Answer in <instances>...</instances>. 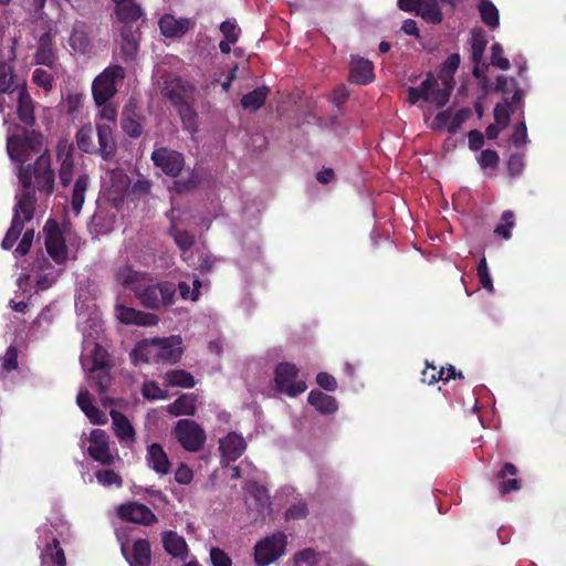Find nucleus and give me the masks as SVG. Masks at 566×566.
Segmentation results:
<instances>
[{
    "label": "nucleus",
    "instance_id": "nucleus-34",
    "mask_svg": "<svg viewBox=\"0 0 566 566\" xmlns=\"http://www.w3.org/2000/svg\"><path fill=\"white\" fill-rule=\"evenodd\" d=\"M151 559L150 545L146 539H137L133 545L132 555L127 557L130 566H148Z\"/></svg>",
    "mask_w": 566,
    "mask_h": 566
},
{
    "label": "nucleus",
    "instance_id": "nucleus-19",
    "mask_svg": "<svg viewBox=\"0 0 566 566\" xmlns=\"http://www.w3.org/2000/svg\"><path fill=\"white\" fill-rule=\"evenodd\" d=\"M116 316L124 324L154 326L158 323V317L155 314L137 311L125 305L116 306Z\"/></svg>",
    "mask_w": 566,
    "mask_h": 566
},
{
    "label": "nucleus",
    "instance_id": "nucleus-11",
    "mask_svg": "<svg viewBox=\"0 0 566 566\" xmlns=\"http://www.w3.org/2000/svg\"><path fill=\"white\" fill-rule=\"evenodd\" d=\"M113 276L117 286L134 292L135 296L149 281V274L147 272L138 271L129 264L118 265Z\"/></svg>",
    "mask_w": 566,
    "mask_h": 566
},
{
    "label": "nucleus",
    "instance_id": "nucleus-26",
    "mask_svg": "<svg viewBox=\"0 0 566 566\" xmlns=\"http://www.w3.org/2000/svg\"><path fill=\"white\" fill-rule=\"evenodd\" d=\"M350 81L357 84H366L374 78L373 63L364 57L352 56Z\"/></svg>",
    "mask_w": 566,
    "mask_h": 566
},
{
    "label": "nucleus",
    "instance_id": "nucleus-61",
    "mask_svg": "<svg viewBox=\"0 0 566 566\" xmlns=\"http://www.w3.org/2000/svg\"><path fill=\"white\" fill-rule=\"evenodd\" d=\"M210 559L213 566H232L231 558L218 547L210 549Z\"/></svg>",
    "mask_w": 566,
    "mask_h": 566
},
{
    "label": "nucleus",
    "instance_id": "nucleus-57",
    "mask_svg": "<svg viewBox=\"0 0 566 566\" xmlns=\"http://www.w3.org/2000/svg\"><path fill=\"white\" fill-rule=\"evenodd\" d=\"M478 276H479V280H480V283L481 285L492 292L493 291V282H492V279H491V275L489 273V269H488V264H486V260L485 258H483L480 263H479V266H478Z\"/></svg>",
    "mask_w": 566,
    "mask_h": 566
},
{
    "label": "nucleus",
    "instance_id": "nucleus-24",
    "mask_svg": "<svg viewBox=\"0 0 566 566\" xmlns=\"http://www.w3.org/2000/svg\"><path fill=\"white\" fill-rule=\"evenodd\" d=\"M90 182L91 179L87 174L81 171L76 175L71 192V209L75 217H77L82 210Z\"/></svg>",
    "mask_w": 566,
    "mask_h": 566
},
{
    "label": "nucleus",
    "instance_id": "nucleus-39",
    "mask_svg": "<svg viewBox=\"0 0 566 566\" xmlns=\"http://www.w3.org/2000/svg\"><path fill=\"white\" fill-rule=\"evenodd\" d=\"M269 93L268 87H259L254 91L243 95L241 99V105L244 109L256 111L259 109L265 102Z\"/></svg>",
    "mask_w": 566,
    "mask_h": 566
},
{
    "label": "nucleus",
    "instance_id": "nucleus-25",
    "mask_svg": "<svg viewBox=\"0 0 566 566\" xmlns=\"http://www.w3.org/2000/svg\"><path fill=\"white\" fill-rule=\"evenodd\" d=\"M88 34V27L84 22H75L69 40L71 48L80 54L90 53L92 43Z\"/></svg>",
    "mask_w": 566,
    "mask_h": 566
},
{
    "label": "nucleus",
    "instance_id": "nucleus-60",
    "mask_svg": "<svg viewBox=\"0 0 566 566\" xmlns=\"http://www.w3.org/2000/svg\"><path fill=\"white\" fill-rule=\"evenodd\" d=\"M32 80L36 85L42 86L44 90H50L52 87L53 76L45 70H34Z\"/></svg>",
    "mask_w": 566,
    "mask_h": 566
},
{
    "label": "nucleus",
    "instance_id": "nucleus-16",
    "mask_svg": "<svg viewBox=\"0 0 566 566\" xmlns=\"http://www.w3.org/2000/svg\"><path fill=\"white\" fill-rule=\"evenodd\" d=\"M118 515L123 520L145 525L156 521L155 514L146 505L137 502L120 505Z\"/></svg>",
    "mask_w": 566,
    "mask_h": 566
},
{
    "label": "nucleus",
    "instance_id": "nucleus-23",
    "mask_svg": "<svg viewBox=\"0 0 566 566\" xmlns=\"http://www.w3.org/2000/svg\"><path fill=\"white\" fill-rule=\"evenodd\" d=\"M436 85L437 80L433 78L432 76H428L423 81L422 99H424L428 103H433L439 107H442L448 103L453 86H443V88L436 90Z\"/></svg>",
    "mask_w": 566,
    "mask_h": 566
},
{
    "label": "nucleus",
    "instance_id": "nucleus-2",
    "mask_svg": "<svg viewBox=\"0 0 566 566\" xmlns=\"http://www.w3.org/2000/svg\"><path fill=\"white\" fill-rule=\"evenodd\" d=\"M83 334L82 367L87 371H96L107 367V352L97 342L102 332V321L97 314H91L77 323Z\"/></svg>",
    "mask_w": 566,
    "mask_h": 566
},
{
    "label": "nucleus",
    "instance_id": "nucleus-29",
    "mask_svg": "<svg viewBox=\"0 0 566 566\" xmlns=\"http://www.w3.org/2000/svg\"><path fill=\"white\" fill-rule=\"evenodd\" d=\"M163 543L166 552L175 558L185 560L189 554L185 538L176 532L169 531L163 534Z\"/></svg>",
    "mask_w": 566,
    "mask_h": 566
},
{
    "label": "nucleus",
    "instance_id": "nucleus-51",
    "mask_svg": "<svg viewBox=\"0 0 566 566\" xmlns=\"http://www.w3.org/2000/svg\"><path fill=\"white\" fill-rule=\"evenodd\" d=\"M88 373L91 374L90 379L95 384L98 391L103 394L111 385V376L106 368Z\"/></svg>",
    "mask_w": 566,
    "mask_h": 566
},
{
    "label": "nucleus",
    "instance_id": "nucleus-44",
    "mask_svg": "<svg viewBox=\"0 0 566 566\" xmlns=\"http://www.w3.org/2000/svg\"><path fill=\"white\" fill-rule=\"evenodd\" d=\"M13 76L9 65L0 62V92L7 93L11 101H15L17 88H12Z\"/></svg>",
    "mask_w": 566,
    "mask_h": 566
},
{
    "label": "nucleus",
    "instance_id": "nucleus-33",
    "mask_svg": "<svg viewBox=\"0 0 566 566\" xmlns=\"http://www.w3.org/2000/svg\"><path fill=\"white\" fill-rule=\"evenodd\" d=\"M41 545L44 546L41 553L43 563H52L57 566L65 565L64 552L55 537L52 538V543L46 542V538L43 541L40 538L39 547H41Z\"/></svg>",
    "mask_w": 566,
    "mask_h": 566
},
{
    "label": "nucleus",
    "instance_id": "nucleus-20",
    "mask_svg": "<svg viewBox=\"0 0 566 566\" xmlns=\"http://www.w3.org/2000/svg\"><path fill=\"white\" fill-rule=\"evenodd\" d=\"M114 128L115 127L109 124H96L98 137V148H96V153H98L104 160L113 159L116 154V143L113 136Z\"/></svg>",
    "mask_w": 566,
    "mask_h": 566
},
{
    "label": "nucleus",
    "instance_id": "nucleus-48",
    "mask_svg": "<svg viewBox=\"0 0 566 566\" xmlns=\"http://www.w3.org/2000/svg\"><path fill=\"white\" fill-rule=\"evenodd\" d=\"M97 482L106 488L109 486H116L122 488L123 480L119 474H117L115 471L105 469V470H98L95 473Z\"/></svg>",
    "mask_w": 566,
    "mask_h": 566
},
{
    "label": "nucleus",
    "instance_id": "nucleus-64",
    "mask_svg": "<svg viewBox=\"0 0 566 566\" xmlns=\"http://www.w3.org/2000/svg\"><path fill=\"white\" fill-rule=\"evenodd\" d=\"M316 563V553L311 549H304L295 556L296 566H313Z\"/></svg>",
    "mask_w": 566,
    "mask_h": 566
},
{
    "label": "nucleus",
    "instance_id": "nucleus-58",
    "mask_svg": "<svg viewBox=\"0 0 566 566\" xmlns=\"http://www.w3.org/2000/svg\"><path fill=\"white\" fill-rule=\"evenodd\" d=\"M495 124L500 128H505L510 122V106L505 104H497L494 108Z\"/></svg>",
    "mask_w": 566,
    "mask_h": 566
},
{
    "label": "nucleus",
    "instance_id": "nucleus-12",
    "mask_svg": "<svg viewBox=\"0 0 566 566\" xmlns=\"http://www.w3.org/2000/svg\"><path fill=\"white\" fill-rule=\"evenodd\" d=\"M44 232L48 253L57 264L64 263L70 258V253L59 226L54 221H48Z\"/></svg>",
    "mask_w": 566,
    "mask_h": 566
},
{
    "label": "nucleus",
    "instance_id": "nucleus-36",
    "mask_svg": "<svg viewBox=\"0 0 566 566\" xmlns=\"http://www.w3.org/2000/svg\"><path fill=\"white\" fill-rule=\"evenodd\" d=\"M168 412L172 416L188 415L191 416L196 412L197 401L192 394H184L176 399L168 407Z\"/></svg>",
    "mask_w": 566,
    "mask_h": 566
},
{
    "label": "nucleus",
    "instance_id": "nucleus-49",
    "mask_svg": "<svg viewBox=\"0 0 566 566\" xmlns=\"http://www.w3.org/2000/svg\"><path fill=\"white\" fill-rule=\"evenodd\" d=\"M74 174V164L71 154L67 151L62 159L60 167V182L63 187L71 185Z\"/></svg>",
    "mask_w": 566,
    "mask_h": 566
},
{
    "label": "nucleus",
    "instance_id": "nucleus-37",
    "mask_svg": "<svg viewBox=\"0 0 566 566\" xmlns=\"http://www.w3.org/2000/svg\"><path fill=\"white\" fill-rule=\"evenodd\" d=\"M422 380L424 382H428L429 385L434 384L438 380H450L451 378H462V374L455 373V369L453 367H450L447 371L441 368L440 370H437L434 366L427 365L426 369L422 373Z\"/></svg>",
    "mask_w": 566,
    "mask_h": 566
},
{
    "label": "nucleus",
    "instance_id": "nucleus-46",
    "mask_svg": "<svg viewBox=\"0 0 566 566\" xmlns=\"http://www.w3.org/2000/svg\"><path fill=\"white\" fill-rule=\"evenodd\" d=\"M200 181L199 172L196 170H190L187 172L185 177L179 180H176L171 187L174 191L177 193L188 192L195 189Z\"/></svg>",
    "mask_w": 566,
    "mask_h": 566
},
{
    "label": "nucleus",
    "instance_id": "nucleus-55",
    "mask_svg": "<svg viewBox=\"0 0 566 566\" xmlns=\"http://www.w3.org/2000/svg\"><path fill=\"white\" fill-rule=\"evenodd\" d=\"M96 105L99 107L98 117L105 119L106 124L116 127L117 111L115 106L108 102Z\"/></svg>",
    "mask_w": 566,
    "mask_h": 566
},
{
    "label": "nucleus",
    "instance_id": "nucleus-52",
    "mask_svg": "<svg viewBox=\"0 0 566 566\" xmlns=\"http://www.w3.org/2000/svg\"><path fill=\"white\" fill-rule=\"evenodd\" d=\"M502 223L495 228V233L502 235L505 240L511 238V229L514 227V214L506 210L502 214Z\"/></svg>",
    "mask_w": 566,
    "mask_h": 566
},
{
    "label": "nucleus",
    "instance_id": "nucleus-50",
    "mask_svg": "<svg viewBox=\"0 0 566 566\" xmlns=\"http://www.w3.org/2000/svg\"><path fill=\"white\" fill-rule=\"evenodd\" d=\"M202 286V282L198 279L192 281V287H190L186 282H179L178 289L181 297L184 300L197 301L199 298L200 292L199 289Z\"/></svg>",
    "mask_w": 566,
    "mask_h": 566
},
{
    "label": "nucleus",
    "instance_id": "nucleus-4",
    "mask_svg": "<svg viewBox=\"0 0 566 566\" xmlns=\"http://www.w3.org/2000/svg\"><path fill=\"white\" fill-rule=\"evenodd\" d=\"M43 136L38 132H24L23 135L9 134L7 151L12 161L25 163L32 154L42 151Z\"/></svg>",
    "mask_w": 566,
    "mask_h": 566
},
{
    "label": "nucleus",
    "instance_id": "nucleus-9",
    "mask_svg": "<svg viewBox=\"0 0 566 566\" xmlns=\"http://www.w3.org/2000/svg\"><path fill=\"white\" fill-rule=\"evenodd\" d=\"M440 3H450L452 0H398L397 4L405 12H413L426 22L438 24L442 21Z\"/></svg>",
    "mask_w": 566,
    "mask_h": 566
},
{
    "label": "nucleus",
    "instance_id": "nucleus-54",
    "mask_svg": "<svg viewBox=\"0 0 566 566\" xmlns=\"http://www.w3.org/2000/svg\"><path fill=\"white\" fill-rule=\"evenodd\" d=\"M491 62L494 66L499 67L500 70H509L510 69V61L504 57L503 54V48L500 43H494L491 48Z\"/></svg>",
    "mask_w": 566,
    "mask_h": 566
},
{
    "label": "nucleus",
    "instance_id": "nucleus-17",
    "mask_svg": "<svg viewBox=\"0 0 566 566\" xmlns=\"http://www.w3.org/2000/svg\"><path fill=\"white\" fill-rule=\"evenodd\" d=\"M115 4L116 20L123 28H132L143 17V10L135 0H112Z\"/></svg>",
    "mask_w": 566,
    "mask_h": 566
},
{
    "label": "nucleus",
    "instance_id": "nucleus-43",
    "mask_svg": "<svg viewBox=\"0 0 566 566\" xmlns=\"http://www.w3.org/2000/svg\"><path fill=\"white\" fill-rule=\"evenodd\" d=\"M482 21L491 27L496 28L499 25V11L496 7L489 0H481L478 7Z\"/></svg>",
    "mask_w": 566,
    "mask_h": 566
},
{
    "label": "nucleus",
    "instance_id": "nucleus-45",
    "mask_svg": "<svg viewBox=\"0 0 566 566\" xmlns=\"http://www.w3.org/2000/svg\"><path fill=\"white\" fill-rule=\"evenodd\" d=\"M122 51L126 60H130L135 56L138 50V42L130 28H122Z\"/></svg>",
    "mask_w": 566,
    "mask_h": 566
},
{
    "label": "nucleus",
    "instance_id": "nucleus-31",
    "mask_svg": "<svg viewBox=\"0 0 566 566\" xmlns=\"http://www.w3.org/2000/svg\"><path fill=\"white\" fill-rule=\"evenodd\" d=\"M17 111L19 118L25 125L34 124L33 103L24 87H17L15 93Z\"/></svg>",
    "mask_w": 566,
    "mask_h": 566
},
{
    "label": "nucleus",
    "instance_id": "nucleus-6",
    "mask_svg": "<svg viewBox=\"0 0 566 566\" xmlns=\"http://www.w3.org/2000/svg\"><path fill=\"white\" fill-rule=\"evenodd\" d=\"M176 287L170 282L151 284L150 280L137 292L136 297L149 308H160L174 303Z\"/></svg>",
    "mask_w": 566,
    "mask_h": 566
},
{
    "label": "nucleus",
    "instance_id": "nucleus-10",
    "mask_svg": "<svg viewBox=\"0 0 566 566\" xmlns=\"http://www.w3.org/2000/svg\"><path fill=\"white\" fill-rule=\"evenodd\" d=\"M276 388L291 397L306 390V384L298 378V369L290 363H281L275 368L274 377Z\"/></svg>",
    "mask_w": 566,
    "mask_h": 566
},
{
    "label": "nucleus",
    "instance_id": "nucleus-7",
    "mask_svg": "<svg viewBox=\"0 0 566 566\" xmlns=\"http://www.w3.org/2000/svg\"><path fill=\"white\" fill-rule=\"evenodd\" d=\"M172 434L181 447L189 452L199 451L206 443V432L200 424L191 419L177 421Z\"/></svg>",
    "mask_w": 566,
    "mask_h": 566
},
{
    "label": "nucleus",
    "instance_id": "nucleus-3",
    "mask_svg": "<svg viewBox=\"0 0 566 566\" xmlns=\"http://www.w3.org/2000/svg\"><path fill=\"white\" fill-rule=\"evenodd\" d=\"M181 338L170 336L167 338L145 339L136 345L130 353L134 364L149 361L175 363L181 356Z\"/></svg>",
    "mask_w": 566,
    "mask_h": 566
},
{
    "label": "nucleus",
    "instance_id": "nucleus-32",
    "mask_svg": "<svg viewBox=\"0 0 566 566\" xmlns=\"http://www.w3.org/2000/svg\"><path fill=\"white\" fill-rule=\"evenodd\" d=\"M147 461L149 467L159 474H167L170 469V463L163 447L158 443H153L147 450Z\"/></svg>",
    "mask_w": 566,
    "mask_h": 566
},
{
    "label": "nucleus",
    "instance_id": "nucleus-28",
    "mask_svg": "<svg viewBox=\"0 0 566 566\" xmlns=\"http://www.w3.org/2000/svg\"><path fill=\"white\" fill-rule=\"evenodd\" d=\"M111 417L113 421V428L119 442L126 446H130L135 441V430L129 420L120 412L112 410Z\"/></svg>",
    "mask_w": 566,
    "mask_h": 566
},
{
    "label": "nucleus",
    "instance_id": "nucleus-14",
    "mask_svg": "<svg viewBox=\"0 0 566 566\" xmlns=\"http://www.w3.org/2000/svg\"><path fill=\"white\" fill-rule=\"evenodd\" d=\"M154 165L163 170L167 176L177 177L184 168V156L169 148H158L151 154Z\"/></svg>",
    "mask_w": 566,
    "mask_h": 566
},
{
    "label": "nucleus",
    "instance_id": "nucleus-27",
    "mask_svg": "<svg viewBox=\"0 0 566 566\" xmlns=\"http://www.w3.org/2000/svg\"><path fill=\"white\" fill-rule=\"evenodd\" d=\"M191 22L189 19H176L174 15L165 14L159 20V28L161 33L167 38H180L190 28Z\"/></svg>",
    "mask_w": 566,
    "mask_h": 566
},
{
    "label": "nucleus",
    "instance_id": "nucleus-63",
    "mask_svg": "<svg viewBox=\"0 0 566 566\" xmlns=\"http://www.w3.org/2000/svg\"><path fill=\"white\" fill-rule=\"evenodd\" d=\"M507 168L511 176L516 177L520 176L524 169V158L523 155L514 154L511 155L507 161Z\"/></svg>",
    "mask_w": 566,
    "mask_h": 566
},
{
    "label": "nucleus",
    "instance_id": "nucleus-21",
    "mask_svg": "<svg viewBox=\"0 0 566 566\" xmlns=\"http://www.w3.org/2000/svg\"><path fill=\"white\" fill-rule=\"evenodd\" d=\"M469 115V109H460L455 114H452L450 111L441 112L436 116L431 127L433 129L447 128L449 132L454 133L461 127Z\"/></svg>",
    "mask_w": 566,
    "mask_h": 566
},
{
    "label": "nucleus",
    "instance_id": "nucleus-30",
    "mask_svg": "<svg viewBox=\"0 0 566 566\" xmlns=\"http://www.w3.org/2000/svg\"><path fill=\"white\" fill-rule=\"evenodd\" d=\"M34 266L36 269L35 283L39 290L51 287L60 275V271L53 268L44 258L36 260Z\"/></svg>",
    "mask_w": 566,
    "mask_h": 566
},
{
    "label": "nucleus",
    "instance_id": "nucleus-8",
    "mask_svg": "<svg viewBox=\"0 0 566 566\" xmlns=\"http://www.w3.org/2000/svg\"><path fill=\"white\" fill-rule=\"evenodd\" d=\"M286 547L285 534L277 532L259 541L254 546V559L259 566H268L279 559Z\"/></svg>",
    "mask_w": 566,
    "mask_h": 566
},
{
    "label": "nucleus",
    "instance_id": "nucleus-38",
    "mask_svg": "<svg viewBox=\"0 0 566 566\" xmlns=\"http://www.w3.org/2000/svg\"><path fill=\"white\" fill-rule=\"evenodd\" d=\"M77 147L87 154L96 153V146L94 143V129L91 124L81 127L76 134Z\"/></svg>",
    "mask_w": 566,
    "mask_h": 566
},
{
    "label": "nucleus",
    "instance_id": "nucleus-62",
    "mask_svg": "<svg viewBox=\"0 0 566 566\" xmlns=\"http://www.w3.org/2000/svg\"><path fill=\"white\" fill-rule=\"evenodd\" d=\"M33 238H34V230H32V229L27 230L24 232L19 245L17 247V249L14 251V254L19 255V256L25 255L31 249Z\"/></svg>",
    "mask_w": 566,
    "mask_h": 566
},
{
    "label": "nucleus",
    "instance_id": "nucleus-13",
    "mask_svg": "<svg viewBox=\"0 0 566 566\" xmlns=\"http://www.w3.org/2000/svg\"><path fill=\"white\" fill-rule=\"evenodd\" d=\"M88 442L90 446L87 447V453L94 461L99 462L103 465H111L114 463L117 455L111 452L108 436L104 430H92Z\"/></svg>",
    "mask_w": 566,
    "mask_h": 566
},
{
    "label": "nucleus",
    "instance_id": "nucleus-41",
    "mask_svg": "<svg viewBox=\"0 0 566 566\" xmlns=\"http://www.w3.org/2000/svg\"><path fill=\"white\" fill-rule=\"evenodd\" d=\"M165 382L170 387L191 388L195 386L193 377L185 370H171L165 374Z\"/></svg>",
    "mask_w": 566,
    "mask_h": 566
},
{
    "label": "nucleus",
    "instance_id": "nucleus-1",
    "mask_svg": "<svg viewBox=\"0 0 566 566\" xmlns=\"http://www.w3.org/2000/svg\"><path fill=\"white\" fill-rule=\"evenodd\" d=\"M18 178L21 188L15 193V205L11 227L2 240V248L10 250L20 237L24 224L33 219L35 207V189L40 195L49 197L54 190V171L51 157L44 151L31 166L19 167Z\"/></svg>",
    "mask_w": 566,
    "mask_h": 566
},
{
    "label": "nucleus",
    "instance_id": "nucleus-5",
    "mask_svg": "<svg viewBox=\"0 0 566 566\" xmlns=\"http://www.w3.org/2000/svg\"><path fill=\"white\" fill-rule=\"evenodd\" d=\"M125 77L120 65L106 67L93 82L92 93L96 104L108 102L117 92V83Z\"/></svg>",
    "mask_w": 566,
    "mask_h": 566
},
{
    "label": "nucleus",
    "instance_id": "nucleus-56",
    "mask_svg": "<svg viewBox=\"0 0 566 566\" xmlns=\"http://www.w3.org/2000/svg\"><path fill=\"white\" fill-rule=\"evenodd\" d=\"M511 143L515 147L525 146L528 143L527 128L525 122H520L511 136Z\"/></svg>",
    "mask_w": 566,
    "mask_h": 566
},
{
    "label": "nucleus",
    "instance_id": "nucleus-47",
    "mask_svg": "<svg viewBox=\"0 0 566 566\" xmlns=\"http://www.w3.org/2000/svg\"><path fill=\"white\" fill-rule=\"evenodd\" d=\"M170 218H171L170 232L174 235L175 242L184 251L190 249L193 244V235L187 231H182V230L178 229V227L175 222L174 210L171 211Z\"/></svg>",
    "mask_w": 566,
    "mask_h": 566
},
{
    "label": "nucleus",
    "instance_id": "nucleus-18",
    "mask_svg": "<svg viewBox=\"0 0 566 566\" xmlns=\"http://www.w3.org/2000/svg\"><path fill=\"white\" fill-rule=\"evenodd\" d=\"M247 449L244 438L235 432L228 433L224 438L220 439L219 450L222 459L227 462H233L242 455Z\"/></svg>",
    "mask_w": 566,
    "mask_h": 566
},
{
    "label": "nucleus",
    "instance_id": "nucleus-40",
    "mask_svg": "<svg viewBox=\"0 0 566 566\" xmlns=\"http://www.w3.org/2000/svg\"><path fill=\"white\" fill-rule=\"evenodd\" d=\"M460 65V55L454 53L451 54L442 64L440 70L439 77L443 84V86H453V74L458 70Z\"/></svg>",
    "mask_w": 566,
    "mask_h": 566
},
{
    "label": "nucleus",
    "instance_id": "nucleus-59",
    "mask_svg": "<svg viewBox=\"0 0 566 566\" xmlns=\"http://www.w3.org/2000/svg\"><path fill=\"white\" fill-rule=\"evenodd\" d=\"M478 163L482 168H493L499 164V155L491 149L482 150L478 157Z\"/></svg>",
    "mask_w": 566,
    "mask_h": 566
},
{
    "label": "nucleus",
    "instance_id": "nucleus-42",
    "mask_svg": "<svg viewBox=\"0 0 566 566\" xmlns=\"http://www.w3.org/2000/svg\"><path fill=\"white\" fill-rule=\"evenodd\" d=\"M122 127L130 137H139L143 133L138 116L129 109L123 112Z\"/></svg>",
    "mask_w": 566,
    "mask_h": 566
},
{
    "label": "nucleus",
    "instance_id": "nucleus-53",
    "mask_svg": "<svg viewBox=\"0 0 566 566\" xmlns=\"http://www.w3.org/2000/svg\"><path fill=\"white\" fill-rule=\"evenodd\" d=\"M143 396L149 400L166 399L167 391L160 388L155 381H147L142 389Z\"/></svg>",
    "mask_w": 566,
    "mask_h": 566
},
{
    "label": "nucleus",
    "instance_id": "nucleus-35",
    "mask_svg": "<svg viewBox=\"0 0 566 566\" xmlns=\"http://www.w3.org/2000/svg\"><path fill=\"white\" fill-rule=\"evenodd\" d=\"M307 401L321 413H333L337 410L335 398L319 390H312Z\"/></svg>",
    "mask_w": 566,
    "mask_h": 566
},
{
    "label": "nucleus",
    "instance_id": "nucleus-22",
    "mask_svg": "<svg viewBox=\"0 0 566 566\" xmlns=\"http://www.w3.org/2000/svg\"><path fill=\"white\" fill-rule=\"evenodd\" d=\"M76 403L92 423L105 424L107 422V416L93 405L92 395L87 389L82 388L78 391Z\"/></svg>",
    "mask_w": 566,
    "mask_h": 566
},
{
    "label": "nucleus",
    "instance_id": "nucleus-15",
    "mask_svg": "<svg viewBox=\"0 0 566 566\" xmlns=\"http://www.w3.org/2000/svg\"><path fill=\"white\" fill-rule=\"evenodd\" d=\"M161 91L175 105H181L191 96L193 87L188 82L170 74L165 77Z\"/></svg>",
    "mask_w": 566,
    "mask_h": 566
}]
</instances>
